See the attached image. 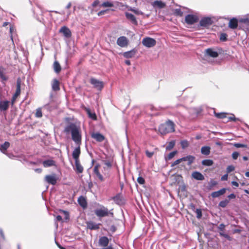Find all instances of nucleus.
Segmentation results:
<instances>
[{
  "label": "nucleus",
  "instance_id": "obj_1",
  "mask_svg": "<svg viewBox=\"0 0 249 249\" xmlns=\"http://www.w3.org/2000/svg\"><path fill=\"white\" fill-rule=\"evenodd\" d=\"M64 132L66 133H71L72 140L77 145L81 143V134L80 128L74 123H70L68 124L64 129Z\"/></svg>",
  "mask_w": 249,
  "mask_h": 249
},
{
  "label": "nucleus",
  "instance_id": "obj_2",
  "mask_svg": "<svg viewBox=\"0 0 249 249\" xmlns=\"http://www.w3.org/2000/svg\"><path fill=\"white\" fill-rule=\"evenodd\" d=\"M159 131L161 135H165L169 133L173 132L175 131L174 123L172 121L168 120L164 124L160 125Z\"/></svg>",
  "mask_w": 249,
  "mask_h": 249
},
{
  "label": "nucleus",
  "instance_id": "obj_3",
  "mask_svg": "<svg viewBox=\"0 0 249 249\" xmlns=\"http://www.w3.org/2000/svg\"><path fill=\"white\" fill-rule=\"evenodd\" d=\"M114 201L115 204L118 205L122 206L125 203V199L121 193H118L111 198Z\"/></svg>",
  "mask_w": 249,
  "mask_h": 249
},
{
  "label": "nucleus",
  "instance_id": "obj_4",
  "mask_svg": "<svg viewBox=\"0 0 249 249\" xmlns=\"http://www.w3.org/2000/svg\"><path fill=\"white\" fill-rule=\"evenodd\" d=\"M142 43L143 46L147 48H151L156 45V41L154 38L146 37L143 38Z\"/></svg>",
  "mask_w": 249,
  "mask_h": 249
},
{
  "label": "nucleus",
  "instance_id": "obj_5",
  "mask_svg": "<svg viewBox=\"0 0 249 249\" xmlns=\"http://www.w3.org/2000/svg\"><path fill=\"white\" fill-rule=\"evenodd\" d=\"M95 214L99 217L107 216L109 212L107 208L102 206L100 209H97L94 211Z\"/></svg>",
  "mask_w": 249,
  "mask_h": 249
},
{
  "label": "nucleus",
  "instance_id": "obj_6",
  "mask_svg": "<svg viewBox=\"0 0 249 249\" xmlns=\"http://www.w3.org/2000/svg\"><path fill=\"white\" fill-rule=\"evenodd\" d=\"M90 83L94 88L99 90H101L104 87L103 82L94 78H90Z\"/></svg>",
  "mask_w": 249,
  "mask_h": 249
},
{
  "label": "nucleus",
  "instance_id": "obj_7",
  "mask_svg": "<svg viewBox=\"0 0 249 249\" xmlns=\"http://www.w3.org/2000/svg\"><path fill=\"white\" fill-rule=\"evenodd\" d=\"M213 23V21L210 17H204L202 18L199 21L200 26L207 27L211 25Z\"/></svg>",
  "mask_w": 249,
  "mask_h": 249
},
{
  "label": "nucleus",
  "instance_id": "obj_8",
  "mask_svg": "<svg viewBox=\"0 0 249 249\" xmlns=\"http://www.w3.org/2000/svg\"><path fill=\"white\" fill-rule=\"evenodd\" d=\"M198 20L197 16L189 14L186 16L185 20L187 24L192 25L196 22Z\"/></svg>",
  "mask_w": 249,
  "mask_h": 249
},
{
  "label": "nucleus",
  "instance_id": "obj_9",
  "mask_svg": "<svg viewBox=\"0 0 249 249\" xmlns=\"http://www.w3.org/2000/svg\"><path fill=\"white\" fill-rule=\"evenodd\" d=\"M128 44V40L125 36H120L117 40V44L121 47H126Z\"/></svg>",
  "mask_w": 249,
  "mask_h": 249
},
{
  "label": "nucleus",
  "instance_id": "obj_10",
  "mask_svg": "<svg viewBox=\"0 0 249 249\" xmlns=\"http://www.w3.org/2000/svg\"><path fill=\"white\" fill-rule=\"evenodd\" d=\"M87 228L90 230H97L100 228L101 223H95L93 221H89L86 222Z\"/></svg>",
  "mask_w": 249,
  "mask_h": 249
},
{
  "label": "nucleus",
  "instance_id": "obj_11",
  "mask_svg": "<svg viewBox=\"0 0 249 249\" xmlns=\"http://www.w3.org/2000/svg\"><path fill=\"white\" fill-rule=\"evenodd\" d=\"M59 33L63 34L64 36L66 38H70L71 36V30L65 26L62 27L59 29Z\"/></svg>",
  "mask_w": 249,
  "mask_h": 249
},
{
  "label": "nucleus",
  "instance_id": "obj_12",
  "mask_svg": "<svg viewBox=\"0 0 249 249\" xmlns=\"http://www.w3.org/2000/svg\"><path fill=\"white\" fill-rule=\"evenodd\" d=\"M45 180L47 183L53 185H55L57 182V178L55 174L46 176Z\"/></svg>",
  "mask_w": 249,
  "mask_h": 249
},
{
  "label": "nucleus",
  "instance_id": "obj_13",
  "mask_svg": "<svg viewBox=\"0 0 249 249\" xmlns=\"http://www.w3.org/2000/svg\"><path fill=\"white\" fill-rule=\"evenodd\" d=\"M21 79L18 78L17 80V89L16 91L13 96V100H15L20 93Z\"/></svg>",
  "mask_w": 249,
  "mask_h": 249
},
{
  "label": "nucleus",
  "instance_id": "obj_14",
  "mask_svg": "<svg viewBox=\"0 0 249 249\" xmlns=\"http://www.w3.org/2000/svg\"><path fill=\"white\" fill-rule=\"evenodd\" d=\"M91 137L92 138L95 139L96 141L98 142H103L105 137L99 132H93L91 134Z\"/></svg>",
  "mask_w": 249,
  "mask_h": 249
},
{
  "label": "nucleus",
  "instance_id": "obj_15",
  "mask_svg": "<svg viewBox=\"0 0 249 249\" xmlns=\"http://www.w3.org/2000/svg\"><path fill=\"white\" fill-rule=\"evenodd\" d=\"M109 240L107 236H102L99 239V245L103 247L108 246Z\"/></svg>",
  "mask_w": 249,
  "mask_h": 249
},
{
  "label": "nucleus",
  "instance_id": "obj_16",
  "mask_svg": "<svg viewBox=\"0 0 249 249\" xmlns=\"http://www.w3.org/2000/svg\"><path fill=\"white\" fill-rule=\"evenodd\" d=\"M205 52L207 55L210 57L215 58L218 56V53L213 49L208 48L205 50Z\"/></svg>",
  "mask_w": 249,
  "mask_h": 249
},
{
  "label": "nucleus",
  "instance_id": "obj_17",
  "mask_svg": "<svg viewBox=\"0 0 249 249\" xmlns=\"http://www.w3.org/2000/svg\"><path fill=\"white\" fill-rule=\"evenodd\" d=\"M227 190V189L225 188H223L221 189L220 190L213 192L211 194V196L213 198H216L218 197L223 195H224Z\"/></svg>",
  "mask_w": 249,
  "mask_h": 249
},
{
  "label": "nucleus",
  "instance_id": "obj_18",
  "mask_svg": "<svg viewBox=\"0 0 249 249\" xmlns=\"http://www.w3.org/2000/svg\"><path fill=\"white\" fill-rule=\"evenodd\" d=\"M137 52V50L133 49L129 51L124 52L123 56L126 58H131L135 56Z\"/></svg>",
  "mask_w": 249,
  "mask_h": 249
},
{
  "label": "nucleus",
  "instance_id": "obj_19",
  "mask_svg": "<svg viewBox=\"0 0 249 249\" xmlns=\"http://www.w3.org/2000/svg\"><path fill=\"white\" fill-rule=\"evenodd\" d=\"M192 177L197 180H203L204 179V176L198 171L193 172L192 174Z\"/></svg>",
  "mask_w": 249,
  "mask_h": 249
},
{
  "label": "nucleus",
  "instance_id": "obj_20",
  "mask_svg": "<svg viewBox=\"0 0 249 249\" xmlns=\"http://www.w3.org/2000/svg\"><path fill=\"white\" fill-rule=\"evenodd\" d=\"M80 148L79 145L78 146L75 148V149L72 152V156L73 158L75 160H79V157L80 154Z\"/></svg>",
  "mask_w": 249,
  "mask_h": 249
},
{
  "label": "nucleus",
  "instance_id": "obj_21",
  "mask_svg": "<svg viewBox=\"0 0 249 249\" xmlns=\"http://www.w3.org/2000/svg\"><path fill=\"white\" fill-rule=\"evenodd\" d=\"M182 161H187V165L190 166L195 161V157L194 156L188 155L186 157H184L182 158Z\"/></svg>",
  "mask_w": 249,
  "mask_h": 249
},
{
  "label": "nucleus",
  "instance_id": "obj_22",
  "mask_svg": "<svg viewBox=\"0 0 249 249\" xmlns=\"http://www.w3.org/2000/svg\"><path fill=\"white\" fill-rule=\"evenodd\" d=\"M229 27L232 29H235L238 27V20L236 18H231L229 23Z\"/></svg>",
  "mask_w": 249,
  "mask_h": 249
},
{
  "label": "nucleus",
  "instance_id": "obj_23",
  "mask_svg": "<svg viewBox=\"0 0 249 249\" xmlns=\"http://www.w3.org/2000/svg\"><path fill=\"white\" fill-rule=\"evenodd\" d=\"M125 15L126 18L130 20L133 24L135 25H137L138 24V22L136 20V18L133 14L128 12H125Z\"/></svg>",
  "mask_w": 249,
  "mask_h": 249
},
{
  "label": "nucleus",
  "instance_id": "obj_24",
  "mask_svg": "<svg viewBox=\"0 0 249 249\" xmlns=\"http://www.w3.org/2000/svg\"><path fill=\"white\" fill-rule=\"evenodd\" d=\"M55 161L53 160H47L43 161L42 164L45 168L55 165Z\"/></svg>",
  "mask_w": 249,
  "mask_h": 249
},
{
  "label": "nucleus",
  "instance_id": "obj_25",
  "mask_svg": "<svg viewBox=\"0 0 249 249\" xmlns=\"http://www.w3.org/2000/svg\"><path fill=\"white\" fill-rule=\"evenodd\" d=\"M9 102L8 101H0V111L6 110L9 107Z\"/></svg>",
  "mask_w": 249,
  "mask_h": 249
},
{
  "label": "nucleus",
  "instance_id": "obj_26",
  "mask_svg": "<svg viewBox=\"0 0 249 249\" xmlns=\"http://www.w3.org/2000/svg\"><path fill=\"white\" fill-rule=\"evenodd\" d=\"M78 204L83 208H85L87 206V203L85 198L83 196H80L78 198Z\"/></svg>",
  "mask_w": 249,
  "mask_h": 249
},
{
  "label": "nucleus",
  "instance_id": "obj_27",
  "mask_svg": "<svg viewBox=\"0 0 249 249\" xmlns=\"http://www.w3.org/2000/svg\"><path fill=\"white\" fill-rule=\"evenodd\" d=\"M52 88L53 90L58 91L60 89L59 88V82L56 79L53 80L52 84Z\"/></svg>",
  "mask_w": 249,
  "mask_h": 249
},
{
  "label": "nucleus",
  "instance_id": "obj_28",
  "mask_svg": "<svg viewBox=\"0 0 249 249\" xmlns=\"http://www.w3.org/2000/svg\"><path fill=\"white\" fill-rule=\"evenodd\" d=\"M75 171L77 173H82L83 171V167L81 165L79 160L75 161Z\"/></svg>",
  "mask_w": 249,
  "mask_h": 249
},
{
  "label": "nucleus",
  "instance_id": "obj_29",
  "mask_svg": "<svg viewBox=\"0 0 249 249\" xmlns=\"http://www.w3.org/2000/svg\"><path fill=\"white\" fill-rule=\"evenodd\" d=\"M152 6L154 7L163 8L165 6V4L161 1L155 0L152 3Z\"/></svg>",
  "mask_w": 249,
  "mask_h": 249
},
{
  "label": "nucleus",
  "instance_id": "obj_30",
  "mask_svg": "<svg viewBox=\"0 0 249 249\" xmlns=\"http://www.w3.org/2000/svg\"><path fill=\"white\" fill-rule=\"evenodd\" d=\"M211 148L208 146H204L201 147V152L204 155H209L210 153Z\"/></svg>",
  "mask_w": 249,
  "mask_h": 249
},
{
  "label": "nucleus",
  "instance_id": "obj_31",
  "mask_svg": "<svg viewBox=\"0 0 249 249\" xmlns=\"http://www.w3.org/2000/svg\"><path fill=\"white\" fill-rule=\"evenodd\" d=\"M53 67L54 71L56 73H59L61 70V67L59 63H58V62H57L56 61H55L54 62L53 65Z\"/></svg>",
  "mask_w": 249,
  "mask_h": 249
},
{
  "label": "nucleus",
  "instance_id": "obj_32",
  "mask_svg": "<svg viewBox=\"0 0 249 249\" xmlns=\"http://www.w3.org/2000/svg\"><path fill=\"white\" fill-rule=\"evenodd\" d=\"M213 163V160L210 159L204 160L202 161V164L204 166H212Z\"/></svg>",
  "mask_w": 249,
  "mask_h": 249
},
{
  "label": "nucleus",
  "instance_id": "obj_33",
  "mask_svg": "<svg viewBox=\"0 0 249 249\" xmlns=\"http://www.w3.org/2000/svg\"><path fill=\"white\" fill-rule=\"evenodd\" d=\"M10 143L8 142H4V143L1 145V151L2 153H4L5 151L9 147Z\"/></svg>",
  "mask_w": 249,
  "mask_h": 249
},
{
  "label": "nucleus",
  "instance_id": "obj_34",
  "mask_svg": "<svg viewBox=\"0 0 249 249\" xmlns=\"http://www.w3.org/2000/svg\"><path fill=\"white\" fill-rule=\"evenodd\" d=\"M229 203V200H228L227 199H225L224 200L221 201L219 203L218 206L220 207H222V208H225L227 206V205Z\"/></svg>",
  "mask_w": 249,
  "mask_h": 249
},
{
  "label": "nucleus",
  "instance_id": "obj_35",
  "mask_svg": "<svg viewBox=\"0 0 249 249\" xmlns=\"http://www.w3.org/2000/svg\"><path fill=\"white\" fill-rule=\"evenodd\" d=\"M214 115L216 117L219 119H223L226 117L227 113L224 112L221 113H216L215 111L214 112Z\"/></svg>",
  "mask_w": 249,
  "mask_h": 249
},
{
  "label": "nucleus",
  "instance_id": "obj_36",
  "mask_svg": "<svg viewBox=\"0 0 249 249\" xmlns=\"http://www.w3.org/2000/svg\"><path fill=\"white\" fill-rule=\"evenodd\" d=\"M177 153V151H174L172 152H170L167 157H165V159L166 160H171Z\"/></svg>",
  "mask_w": 249,
  "mask_h": 249
},
{
  "label": "nucleus",
  "instance_id": "obj_37",
  "mask_svg": "<svg viewBox=\"0 0 249 249\" xmlns=\"http://www.w3.org/2000/svg\"><path fill=\"white\" fill-rule=\"evenodd\" d=\"M128 10L133 12L136 15H139L143 14V13L142 11L135 8L129 7Z\"/></svg>",
  "mask_w": 249,
  "mask_h": 249
},
{
  "label": "nucleus",
  "instance_id": "obj_38",
  "mask_svg": "<svg viewBox=\"0 0 249 249\" xmlns=\"http://www.w3.org/2000/svg\"><path fill=\"white\" fill-rule=\"evenodd\" d=\"M113 6V4L112 2L108 1L104 2L101 5V6L103 7H112Z\"/></svg>",
  "mask_w": 249,
  "mask_h": 249
},
{
  "label": "nucleus",
  "instance_id": "obj_39",
  "mask_svg": "<svg viewBox=\"0 0 249 249\" xmlns=\"http://www.w3.org/2000/svg\"><path fill=\"white\" fill-rule=\"evenodd\" d=\"M175 145V142L174 141H172L169 142L168 145L166 148V149L167 150H170L174 147Z\"/></svg>",
  "mask_w": 249,
  "mask_h": 249
},
{
  "label": "nucleus",
  "instance_id": "obj_40",
  "mask_svg": "<svg viewBox=\"0 0 249 249\" xmlns=\"http://www.w3.org/2000/svg\"><path fill=\"white\" fill-rule=\"evenodd\" d=\"M180 144H181V147L183 149H185V148H187V147H188V146L189 145V142L187 140L181 141L180 142Z\"/></svg>",
  "mask_w": 249,
  "mask_h": 249
},
{
  "label": "nucleus",
  "instance_id": "obj_41",
  "mask_svg": "<svg viewBox=\"0 0 249 249\" xmlns=\"http://www.w3.org/2000/svg\"><path fill=\"white\" fill-rule=\"evenodd\" d=\"M87 112H88L89 116L90 118H91L93 120H96L97 117H96V115L95 113L91 112L89 110V109L87 110Z\"/></svg>",
  "mask_w": 249,
  "mask_h": 249
},
{
  "label": "nucleus",
  "instance_id": "obj_42",
  "mask_svg": "<svg viewBox=\"0 0 249 249\" xmlns=\"http://www.w3.org/2000/svg\"><path fill=\"white\" fill-rule=\"evenodd\" d=\"M35 116L37 118H41L42 116L41 108H38L36 109Z\"/></svg>",
  "mask_w": 249,
  "mask_h": 249
},
{
  "label": "nucleus",
  "instance_id": "obj_43",
  "mask_svg": "<svg viewBox=\"0 0 249 249\" xmlns=\"http://www.w3.org/2000/svg\"><path fill=\"white\" fill-rule=\"evenodd\" d=\"M196 213L197 218L200 219L202 217V211L200 209H196Z\"/></svg>",
  "mask_w": 249,
  "mask_h": 249
},
{
  "label": "nucleus",
  "instance_id": "obj_44",
  "mask_svg": "<svg viewBox=\"0 0 249 249\" xmlns=\"http://www.w3.org/2000/svg\"><path fill=\"white\" fill-rule=\"evenodd\" d=\"M234 146L236 148H247V145L239 143H235L233 144Z\"/></svg>",
  "mask_w": 249,
  "mask_h": 249
},
{
  "label": "nucleus",
  "instance_id": "obj_45",
  "mask_svg": "<svg viewBox=\"0 0 249 249\" xmlns=\"http://www.w3.org/2000/svg\"><path fill=\"white\" fill-rule=\"evenodd\" d=\"M182 160H184L183 159L181 158L178 159L177 160H175L173 163H172L171 165V167H174L175 166L178 164L179 163L182 162Z\"/></svg>",
  "mask_w": 249,
  "mask_h": 249
},
{
  "label": "nucleus",
  "instance_id": "obj_46",
  "mask_svg": "<svg viewBox=\"0 0 249 249\" xmlns=\"http://www.w3.org/2000/svg\"><path fill=\"white\" fill-rule=\"evenodd\" d=\"M220 40L222 41H226L227 40V35L225 33L220 35Z\"/></svg>",
  "mask_w": 249,
  "mask_h": 249
},
{
  "label": "nucleus",
  "instance_id": "obj_47",
  "mask_svg": "<svg viewBox=\"0 0 249 249\" xmlns=\"http://www.w3.org/2000/svg\"><path fill=\"white\" fill-rule=\"evenodd\" d=\"M234 169H235V168L233 165L228 166L226 169V171H227V174L233 171L234 170Z\"/></svg>",
  "mask_w": 249,
  "mask_h": 249
},
{
  "label": "nucleus",
  "instance_id": "obj_48",
  "mask_svg": "<svg viewBox=\"0 0 249 249\" xmlns=\"http://www.w3.org/2000/svg\"><path fill=\"white\" fill-rule=\"evenodd\" d=\"M0 78L2 81H6L7 80V77L4 75L3 71L0 68Z\"/></svg>",
  "mask_w": 249,
  "mask_h": 249
},
{
  "label": "nucleus",
  "instance_id": "obj_49",
  "mask_svg": "<svg viewBox=\"0 0 249 249\" xmlns=\"http://www.w3.org/2000/svg\"><path fill=\"white\" fill-rule=\"evenodd\" d=\"M60 212L61 213H63L64 214V215H65V219L66 220L69 219V213L67 211L60 210Z\"/></svg>",
  "mask_w": 249,
  "mask_h": 249
},
{
  "label": "nucleus",
  "instance_id": "obj_50",
  "mask_svg": "<svg viewBox=\"0 0 249 249\" xmlns=\"http://www.w3.org/2000/svg\"><path fill=\"white\" fill-rule=\"evenodd\" d=\"M137 181L140 184H143L145 182L144 179L142 177H139L138 178Z\"/></svg>",
  "mask_w": 249,
  "mask_h": 249
},
{
  "label": "nucleus",
  "instance_id": "obj_51",
  "mask_svg": "<svg viewBox=\"0 0 249 249\" xmlns=\"http://www.w3.org/2000/svg\"><path fill=\"white\" fill-rule=\"evenodd\" d=\"M237 120L239 121V119L237 118H235L233 114H231V116H230L228 118V121H233L235 122Z\"/></svg>",
  "mask_w": 249,
  "mask_h": 249
},
{
  "label": "nucleus",
  "instance_id": "obj_52",
  "mask_svg": "<svg viewBox=\"0 0 249 249\" xmlns=\"http://www.w3.org/2000/svg\"><path fill=\"white\" fill-rule=\"evenodd\" d=\"M104 163L107 168H109V169L111 168V167L112 166V164L110 161H107V160H105V161H104Z\"/></svg>",
  "mask_w": 249,
  "mask_h": 249
},
{
  "label": "nucleus",
  "instance_id": "obj_53",
  "mask_svg": "<svg viewBox=\"0 0 249 249\" xmlns=\"http://www.w3.org/2000/svg\"><path fill=\"white\" fill-rule=\"evenodd\" d=\"M239 155V153L238 152H234L232 154V158L233 160H236Z\"/></svg>",
  "mask_w": 249,
  "mask_h": 249
},
{
  "label": "nucleus",
  "instance_id": "obj_54",
  "mask_svg": "<svg viewBox=\"0 0 249 249\" xmlns=\"http://www.w3.org/2000/svg\"><path fill=\"white\" fill-rule=\"evenodd\" d=\"M225 225L223 223L220 224L218 227V229L221 231H224L225 230Z\"/></svg>",
  "mask_w": 249,
  "mask_h": 249
},
{
  "label": "nucleus",
  "instance_id": "obj_55",
  "mask_svg": "<svg viewBox=\"0 0 249 249\" xmlns=\"http://www.w3.org/2000/svg\"><path fill=\"white\" fill-rule=\"evenodd\" d=\"M219 235L221 236H223L224 237H225V238L228 239V240H230V236L227 234H226V233H224V232H220L219 233Z\"/></svg>",
  "mask_w": 249,
  "mask_h": 249
},
{
  "label": "nucleus",
  "instance_id": "obj_56",
  "mask_svg": "<svg viewBox=\"0 0 249 249\" xmlns=\"http://www.w3.org/2000/svg\"><path fill=\"white\" fill-rule=\"evenodd\" d=\"M99 166H100V165L99 164H96L94 166V169H93V172L95 174H96V173H98L99 172Z\"/></svg>",
  "mask_w": 249,
  "mask_h": 249
},
{
  "label": "nucleus",
  "instance_id": "obj_57",
  "mask_svg": "<svg viewBox=\"0 0 249 249\" xmlns=\"http://www.w3.org/2000/svg\"><path fill=\"white\" fill-rule=\"evenodd\" d=\"M145 154L147 157L150 158L153 156V155L154 154V152H149V151L146 150L145 151Z\"/></svg>",
  "mask_w": 249,
  "mask_h": 249
},
{
  "label": "nucleus",
  "instance_id": "obj_58",
  "mask_svg": "<svg viewBox=\"0 0 249 249\" xmlns=\"http://www.w3.org/2000/svg\"><path fill=\"white\" fill-rule=\"evenodd\" d=\"M108 11V9L102 10L98 13V16H102L106 13H107Z\"/></svg>",
  "mask_w": 249,
  "mask_h": 249
},
{
  "label": "nucleus",
  "instance_id": "obj_59",
  "mask_svg": "<svg viewBox=\"0 0 249 249\" xmlns=\"http://www.w3.org/2000/svg\"><path fill=\"white\" fill-rule=\"evenodd\" d=\"M95 175L97 176V177L100 180H101V181L104 180V178L103 176L100 174V172H99L98 173H96Z\"/></svg>",
  "mask_w": 249,
  "mask_h": 249
},
{
  "label": "nucleus",
  "instance_id": "obj_60",
  "mask_svg": "<svg viewBox=\"0 0 249 249\" xmlns=\"http://www.w3.org/2000/svg\"><path fill=\"white\" fill-rule=\"evenodd\" d=\"M175 13L178 15L181 16L182 15L183 12L179 9H176L175 10Z\"/></svg>",
  "mask_w": 249,
  "mask_h": 249
},
{
  "label": "nucleus",
  "instance_id": "obj_61",
  "mask_svg": "<svg viewBox=\"0 0 249 249\" xmlns=\"http://www.w3.org/2000/svg\"><path fill=\"white\" fill-rule=\"evenodd\" d=\"M236 197V196L235 194L232 193V194H231L230 195H229L228 196V198H229L228 200L229 199H234Z\"/></svg>",
  "mask_w": 249,
  "mask_h": 249
},
{
  "label": "nucleus",
  "instance_id": "obj_62",
  "mask_svg": "<svg viewBox=\"0 0 249 249\" xmlns=\"http://www.w3.org/2000/svg\"><path fill=\"white\" fill-rule=\"evenodd\" d=\"M228 174H225L222 176L221 179L222 181L227 180L228 179Z\"/></svg>",
  "mask_w": 249,
  "mask_h": 249
},
{
  "label": "nucleus",
  "instance_id": "obj_63",
  "mask_svg": "<svg viewBox=\"0 0 249 249\" xmlns=\"http://www.w3.org/2000/svg\"><path fill=\"white\" fill-rule=\"evenodd\" d=\"M210 184H211V186L213 187L217 184V182L215 180H211L210 181Z\"/></svg>",
  "mask_w": 249,
  "mask_h": 249
},
{
  "label": "nucleus",
  "instance_id": "obj_64",
  "mask_svg": "<svg viewBox=\"0 0 249 249\" xmlns=\"http://www.w3.org/2000/svg\"><path fill=\"white\" fill-rule=\"evenodd\" d=\"M231 184L232 185L235 186V187H238L239 186V184L236 181H232L231 182Z\"/></svg>",
  "mask_w": 249,
  "mask_h": 249
}]
</instances>
